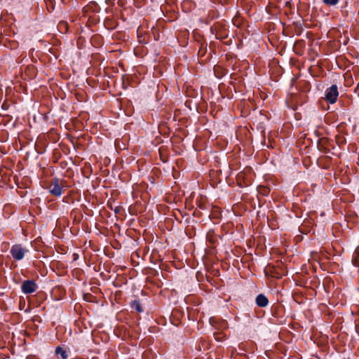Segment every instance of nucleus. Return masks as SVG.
I'll return each mask as SVG.
<instances>
[{
    "mask_svg": "<svg viewBox=\"0 0 359 359\" xmlns=\"http://www.w3.org/2000/svg\"><path fill=\"white\" fill-rule=\"evenodd\" d=\"M21 289L25 294H32L37 289V285L34 280H27L21 285Z\"/></svg>",
    "mask_w": 359,
    "mask_h": 359,
    "instance_id": "7ed1b4c3",
    "label": "nucleus"
},
{
    "mask_svg": "<svg viewBox=\"0 0 359 359\" xmlns=\"http://www.w3.org/2000/svg\"><path fill=\"white\" fill-rule=\"evenodd\" d=\"M132 308L136 310L138 313H141L143 311V309L141 306V304L139 301L135 300L132 304Z\"/></svg>",
    "mask_w": 359,
    "mask_h": 359,
    "instance_id": "0eeeda50",
    "label": "nucleus"
},
{
    "mask_svg": "<svg viewBox=\"0 0 359 359\" xmlns=\"http://www.w3.org/2000/svg\"><path fill=\"white\" fill-rule=\"evenodd\" d=\"M256 304L259 307H265L268 305L269 300L265 295L260 294L256 297Z\"/></svg>",
    "mask_w": 359,
    "mask_h": 359,
    "instance_id": "423d86ee",
    "label": "nucleus"
},
{
    "mask_svg": "<svg viewBox=\"0 0 359 359\" xmlns=\"http://www.w3.org/2000/svg\"><path fill=\"white\" fill-rule=\"evenodd\" d=\"M339 0H323V2L330 6H334L338 3Z\"/></svg>",
    "mask_w": 359,
    "mask_h": 359,
    "instance_id": "1a4fd4ad",
    "label": "nucleus"
},
{
    "mask_svg": "<svg viewBox=\"0 0 359 359\" xmlns=\"http://www.w3.org/2000/svg\"><path fill=\"white\" fill-rule=\"evenodd\" d=\"M339 95L338 88L336 85H332L328 88L325 94V99L331 104H334Z\"/></svg>",
    "mask_w": 359,
    "mask_h": 359,
    "instance_id": "f03ea898",
    "label": "nucleus"
},
{
    "mask_svg": "<svg viewBox=\"0 0 359 359\" xmlns=\"http://www.w3.org/2000/svg\"><path fill=\"white\" fill-rule=\"evenodd\" d=\"M50 192L56 196H59L62 194V188L61 185L59 184L58 180H55L53 183L49 187Z\"/></svg>",
    "mask_w": 359,
    "mask_h": 359,
    "instance_id": "20e7f679",
    "label": "nucleus"
},
{
    "mask_svg": "<svg viewBox=\"0 0 359 359\" xmlns=\"http://www.w3.org/2000/svg\"><path fill=\"white\" fill-rule=\"evenodd\" d=\"M353 262H354V264L355 266H359V250H357L355 252V254H354V256H353Z\"/></svg>",
    "mask_w": 359,
    "mask_h": 359,
    "instance_id": "6e6552de",
    "label": "nucleus"
},
{
    "mask_svg": "<svg viewBox=\"0 0 359 359\" xmlns=\"http://www.w3.org/2000/svg\"><path fill=\"white\" fill-rule=\"evenodd\" d=\"M28 251L27 249L23 248L21 245L16 244L11 247L10 252L13 258L18 261L22 259Z\"/></svg>",
    "mask_w": 359,
    "mask_h": 359,
    "instance_id": "f257e3e1",
    "label": "nucleus"
},
{
    "mask_svg": "<svg viewBox=\"0 0 359 359\" xmlns=\"http://www.w3.org/2000/svg\"><path fill=\"white\" fill-rule=\"evenodd\" d=\"M55 354L57 359H67L69 356L67 351L61 346L56 347Z\"/></svg>",
    "mask_w": 359,
    "mask_h": 359,
    "instance_id": "39448f33",
    "label": "nucleus"
}]
</instances>
